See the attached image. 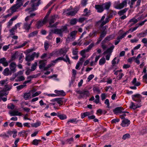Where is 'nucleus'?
Wrapping results in <instances>:
<instances>
[{"label":"nucleus","mask_w":147,"mask_h":147,"mask_svg":"<svg viewBox=\"0 0 147 147\" xmlns=\"http://www.w3.org/2000/svg\"><path fill=\"white\" fill-rule=\"evenodd\" d=\"M34 58L32 54L27 55L25 58V60L27 61H30L34 60Z\"/></svg>","instance_id":"obj_21"},{"label":"nucleus","mask_w":147,"mask_h":147,"mask_svg":"<svg viewBox=\"0 0 147 147\" xmlns=\"http://www.w3.org/2000/svg\"><path fill=\"white\" fill-rule=\"evenodd\" d=\"M84 14L83 16H88L90 15V11L88 10L87 8H85L84 11Z\"/></svg>","instance_id":"obj_24"},{"label":"nucleus","mask_w":147,"mask_h":147,"mask_svg":"<svg viewBox=\"0 0 147 147\" xmlns=\"http://www.w3.org/2000/svg\"><path fill=\"white\" fill-rule=\"evenodd\" d=\"M7 81V80H5L0 81V85L1 86H3L5 84V82Z\"/></svg>","instance_id":"obj_61"},{"label":"nucleus","mask_w":147,"mask_h":147,"mask_svg":"<svg viewBox=\"0 0 147 147\" xmlns=\"http://www.w3.org/2000/svg\"><path fill=\"white\" fill-rule=\"evenodd\" d=\"M136 105H135L133 102H131V105L129 106V108L131 109H133L134 110L137 109V107H136Z\"/></svg>","instance_id":"obj_42"},{"label":"nucleus","mask_w":147,"mask_h":147,"mask_svg":"<svg viewBox=\"0 0 147 147\" xmlns=\"http://www.w3.org/2000/svg\"><path fill=\"white\" fill-rule=\"evenodd\" d=\"M41 0H38L37 3H35V2L37 1V0H31L30 4H31V8H28L26 10L29 11V12H32L36 10L37 7L40 4V1Z\"/></svg>","instance_id":"obj_1"},{"label":"nucleus","mask_w":147,"mask_h":147,"mask_svg":"<svg viewBox=\"0 0 147 147\" xmlns=\"http://www.w3.org/2000/svg\"><path fill=\"white\" fill-rule=\"evenodd\" d=\"M58 18V16L57 15L51 16L49 19V25L54 23L56 21V19Z\"/></svg>","instance_id":"obj_10"},{"label":"nucleus","mask_w":147,"mask_h":147,"mask_svg":"<svg viewBox=\"0 0 147 147\" xmlns=\"http://www.w3.org/2000/svg\"><path fill=\"white\" fill-rule=\"evenodd\" d=\"M77 32V31L76 30L73 31L70 33V36L72 38H74L75 37V35Z\"/></svg>","instance_id":"obj_37"},{"label":"nucleus","mask_w":147,"mask_h":147,"mask_svg":"<svg viewBox=\"0 0 147 147\" xmlns=\"http://www.w3.org/2000/svg\"><path fill=\"white\" fill-rule=\"evenodd\" d=\"M107 32L106 31L104 30L102 31L100 33L99 37L96 43V44H98L101 41L102 39L107 34Z\"/></svg>","instance_id":"obj_9"},{"label":"nucleus","mask_w":147,"mask_h":147,"mask_svg":"<svg viewBox=\"0 0 147 147\" xmlns=\"http://www.w3.org/2000/svg\"><path fill=\"white\" fill-rule=\"evenodd\" d=\"M95 8L97 10V11L99 13L102 12L104 10L102 4V5H96Z\"/></svg>","instance_id":"obj_16"},{"label":"nucleus","mask_w":147,"mask_h":147,"mask_svg":"<svg viewBox=\"0 0 147 147\" xmlns=\"http://www.w3.org/2000/svg\"><path fill=\"white\" fill-rule=\"evenodd\" d=\"M114 47V46L113 45L103 52V55H105L107 54L106 56V59L108 61L109 60L110 56L111 55V53L112 52Z\"/></svg>","instance_id":"obj_2"},{"label":"nucleus","mask_w":147,"mask_h":147,"mask_svg":"<svg viewBox=\"0 0 147 147\" xmlns=\"http://www.w3.org/2000/svg\"><path fill=\"white\" fill-rule=\"evenodd\" d=\"M40 124L41 123L40 122H37L35 123H34L32 125V126L34 127H36L38 126H40Z\"/></svg>","instance_id":"obj_57"},{"label":"nucleus","mask_w":147,"mask_h":147,"mask_svg":"<svg viewBox=\"0 0 147 147\" xmlns=\"http://www.w3.org/2000/svg\"><path fill=\"white\" fill-rule=\"evenodd\" d=\"M96 99L94 100V102L96 103L97 104L99 103V96L98 95H96L95 96Z\"/></svg>","instance_id":"obj_48"},{"label":"nucleus","mask_w":147,"mask_h":147,"mask_svg":"<svg viewBox=\"0 0 147 147\" xmlns=\"http://www.w3.org/2000/svg\"><path fill=\"white\" fill-rule=\"evenodd\" d=\"M18 26V23L16 24L15 26L10 30V32L11 34L13 35L15 34V31L17 29Z\"/></svg>","instance_id":"obj_23"},{"label":"nucleus","mask_w":147,"mask_h":147,"mask_svg":"<svg viewBox=\"0 0 147 147\" xmlns=\"http://www.w3.org/2000/svg\"><path fill=\"white\" fill-rule=\"evenodd\" d=\"M49 45L48 43L45 42L44 43V47L45 50L47 51V49L49 48Z\"/></svg>","instance_id":"obj_59"},{"label":"nucleus","mask_w":147,"mask_h":147,"mask_svg":"<svg viewBox=\"0 0 147 147\" xmlns=\"http://www.w3.org/2000/svg\"><path fill=\"white\" fill-rule=\"evenodd\" d=\"M86 57V56H83L80 59V61L78 62L81 65H82L83 62L85 60V58Z\"/></svg>","instance_id":"obj_53"},{"label":"nucleus","mask_w":147,"mask_h":147,"mask_svg":"<svg viewBox=\"0 0 147 147\" xmlns=\"http://www.w3.org/2000/svg\"><path fill=\"white\" fill-rule=\"evenodd\" d=\"M77 20L76 18H74L71 20L70 21V24L72 25H74L76 24Z\"/></svg>","instance_id":"obj_43"},{"label":"nucleus","mask_w":147,"mask_h":147,"mask_svg":"<svg viewBox=\"0 0 147 147\" xmlns=\"http://www.w3.org/2000/svg\"><path fill=\"white\" fill-rule=\"evenodd\" d=\"M45 24L42 21H38L36 24V26L38 29L39 28Z\"/></svg>","instance_id":"obj_34"},{"label":"nucleus","mask_w":147,"mask_h":147,"mask_svg":"<svg viewBox=\"0 0 147 147\" xmlns=\"http://www.w3.org/2000/svg\"><path fill=\"white\" fill-rule=\"evenodd\" d=\"M111 4V3L110 2H105L104 3L102 4L104 10L106 9L107 10H108L110 8Z\"/></svg>","instance_id":"obj_14"},{"label":"nucleus","mask_w":147,"mask_h":147,"mask_svg":"<svg viewBox=\"0 0 147 147\" xmlns=\"http://www.w3.org/2000/svg\"><path fill=\"white\" fill-rule=\"evenodd\" d=\"M105 43H103L102 41V42L101 46L104 50H105L107 47V45H105Z\"/></svg>","instance_id":"obj_62"},{"label":"nucleus","mask_w":147,"mask_h":147,"mask_svg":"<svg viewBox=\"0 0 147 147\" xmlns=\"http://www.w3.org/2000/svg\"><path fill=\"white\" fill-rule=\"evenodd\" d=\"M106 61L105 58L104 57H102L100 59L99 64L100 65H102L105 63Z\"/></svg>","instance_id":"obj_32"},{"label":"nucleus","mask_w":147,"mask_h":147,"mask_svg":"<svg viewBox=\"0 0 147 147\" xmlns=\"http://www.w3.org/2000/svg\"><path fill=\"white\" fill-rule=\"evenodd\" d=\"M66 53V51L65 50L61 49L59 51V54L61 55H63L64 56Z\"/></svg>","instance_id":"obj_41"},{"label":"nucleus","mask_w":147,"mask_h":147,"mask_svg":"<svg viewBox=\"0 0 147 147\" xmlns=\"http://www.w3.org/2000/svg\"><path fill=\"white\" fill-rule=\"evenodd\" d=\"M39 63L40 64L39 65V68L40 69H41L43 68H44V67L45 65V64L44 62V61L41 60L39 61Z\"/></svg>","instance_id":"obj_27"},{"label":"nucleus","mask_w":147,"mask_h":147,"mask_svg":"<svg viewBox=\"0 0 147 147\" xmlns=\"http://www.w3.org/2000/svg\"><path fill=\"white\" fill-rule=\"evenodd\" d=\"M142 42L145 44V46L147 47V39L146 38H143L142 40Z\"/></svg>","instance_id":"obj_55"},{"label":"nucleus","mask_w":147,"mask_h":147,"mask_svg":"<svg viewBox=\"0 0 147 147\" xmlns=\"http://www.w3.org/2000/svg\"><path fill=\"white\" fill-rule=\"evenodd\" d=\"M41 92L40 91H38L37 92H36L34 94H33L32 96V97H35L36 96H37L39 94H41Z\"/></svg>","instance_id":"obj_60"},{"label":"nucleus","mask_w":147,"mask_h":147,"mask_svg":"<svg viewBox=\"0 0 147 147\" xmlns=\"http://www.w3.org/2000/svg\"><path fill=\"white\" fill-rule=\"evenodd\" d=\"M94 77V76L93 75L91 74L90 75L88 78V81H90Z\"/></svg>","instance_id":"obj_64"},{"label":"nucleus","mask_w":147,"mask_h":147,"mask_svg":"<svg viewBox=\"0 0 147 147\" xmlns=\"http://www.w3.org/2000/svg\"><path fill=\"white\" fill-rule=\"evenodd\" d=\"M60 29L62 31V34H63V32L65 33H67L69 32L67 25L61 26Z\"/></svg>","instance_id":"obj_18"},{"label":"nucleus","mask_w":147,"mask_h":147,"mask_svg":"<svg viewBox=\"0 0 147 147\" xmlns=\"http://www.w3.org/2000/svg\"><path fill=\"white\" fill-rule=\"evenodd\" d=\"M9 113L12 116H13L18 115V109H15L13 111H9Z\"/></svg>","instance_id":"obj_19"},{"label":"nucleus","mask_w":147,"mask_h":147,"mask_svg":"<svg viewBox=\"0 0 147 147\" xmlns=\"http://www.w3.org/2000/svg\"><path fill=\"white\" fill-rule=\"evenodd\" d=\"M38 31H35L30 33L28 36V38L36 36L38 33Z\"/></svg>","instance_id":"obj_29"},{"label":"nucleus","mask_w":147,"mask_h":147,"mask_svg":"<svg viewBox=\"0 0 147 147\" xmlns=\"http://www.w3.org/2000/svg\"><path fill=\"white\" fill-rule=\"evenodd\" d=\"M94 43H92L86 49H85L88 52L93 47Z\"/></svg>","instance_id":"obj_51"},{"label":"nucleus","mask_w":147,"mask_h":147,"mask_svg":"<svg viewBox=\"0 0 147 147\" xmlns=\"http://www.w3.org/2000/svg\"><path fill=\"white\" fill-rule=\"evenodd\" d=\"M37 65V62H35L32 65L31 67V71H33L34 70Z\"/></svg>","instance_id":"obj_40"},{"label":"nucleus","mask_w":147,"mask_h":147,"mask_svg":"<svg viewBox=\"0 0 147 147\" xmlns=\"http://www.w3.org/2000/svg\"><path fill=\"white\" fill-rule=\"evenodd\" d=\"M52 32H50L49 35L46 37V38L48 40H51L52 38L53 33Z\"/></svg>","instance_id":"obj_50"},{"label":"nucleus","mask_w":147,"mask_h":147,"mask_svg":"<svg viewBox=\"0 0 147 147\" xmlns=\"http://www.w3.org/2000/svg\"><path fill=\"white\" fill-rule=\"evenodd\" d=\"M113 39V38L112 37V36L109 35L105 38L104 40L102 41V43H105L106 42L109 41Z\"/></svg>","instance_id":"obj_28"},{"label":"nucleus","mask_w":147,"mask_h":147,"mask_svg":"<svg viewBox=\"0 0 147 147\" xmlns=\"http://www.w3.org/2000/svg\"><path fill=\"white\" fill-rule=\"evenodd\" d=\"M130 121L127 119H124L122 121L121 125L123 127L128 126L130 124Z\"/></svg>","instance_id":"obj_12"},{"label":"nucleus","mask_w":147,"mask_h":147,"mask_svg":"<svg viewBox=\"0 0 147 147\" xmlns=\"http://www.w3.org/2000/svg\"><path fill=\"white\" fill-rule=\"evenodd\" d=\"M142 98V96L139 94H136L132 96V100L135 101L138 103L141 102V98Z\"/></svg>","instance_id":"obj_6"},{"label":"nucleus","mask_w":147,"mask_h":147,"mask_svg":"<svg viewBox=\"0 0 147 147\" xmlns=\"http://www.w3.org/2000/svg\"><path fill=\"white\" fill-rule=\"evenodd\" d=\"M117 59L116 57H115L113 60L112 61V64L113 65V66H114L115 64H117L118 63L119 61V60L118 59L117 62L115 61L116 59Z\"/></svg>","instance_id":"obj_39"},{"label":"nucleus","mask_w":147,"mask_h":147,"mask_svg":"<svg viewBox=\"0 0 147 147\" xmlns=\"http://www.w3.org/2000/svg\"><path fill=\"white\" fill-rule=\"evenodd\" d=\"M87 52H88V51H87L86 50V49H84V50H82L81 51L80 53V54L81 55L82 57H83V56H85V55H84V54L85 53Z\"/></svg>","instance_id":"obj_63"},{"label":"nucleus","mask_w":147,"mask_h":147,"mask_svg":"<svg viewBox=\"0 0 147 147\" xmlns=\"http://www.w3.org/2000/svg\"><path fill=\"white\" fill-rule=\"evenodd\" d=\"M130 137V135L129 134H126L123 135L122 139L124 140H125L126 139Z\"/></svg>","instance_id":"obj_49"},{"label":"nucleus","mask_w":147,"mask_h":147,"mask_svg":"<svg viewBox=\"0 0 147 147\" xmlns=\"http://www.w3.org/2000/svg\"><path fill=\"white\" fill-rule=\"evenodd\" d=\"M123 109V108L121 107H117L113 110V111L114 113L117 114L118 113L121 112Z\"/></svg>","instance_id":"obj_25"},{"label":"nucleus","mask_w":147,"mask_h":147,"mask_svg":"<svg viewBox=\"0 0 147 147\" xmlns=\"http://www.w3.org/2000/svg\"><path fill=\"white\" fill-rule=\"evenodd\" d=\"M3 74L7 76L9 75V69L8 68H6L3 72Z\"/></svg>","instance_id":"obj_35"},{"label":"nucleus","mask_w":147,"mask_h":147,"mask_svg":"<svg viewBox=\"0 0 147 147\" xmlns=\"http://www.w3.org/2000/svg\"><path fill=\"white\" fill-rule=\"evenodd\" d=\"M56 101L59 104L62 105V103L63 102L62 98H56Z\"/></svg>","instance_id":"obj_52"},{"label":"nucleus","mask_w":147,"mask_h":147,"mask_svg":"<svg viewBox=\"0 0 147 147\" xmlns=\"http://www.w3.org/2000/svg\"><path fill=\"white\" fill-rule=\"evenodd\" d=\"M131 30V29H129V30L127 31L126 32H125L124 34H123L121 36H119L117 37V40H115L114 41H115V45H117L119 42L120 41V40L122 39L126 35L127 33H129V32Z\"/></svg>","instance_id":"obj_8"},{"label":"nucleus","mask_w":147,"mask_h":147,"mask_svg":"<svg viewBox=\"0 0 147 147\" xmlns=\"http://www.w3.org/2000/svg\"><path fill=\"white\" fill-rule=\"evenodd\" d=\"M126 4V2L123 1L120 3V1H118L115 2L113 6L115 8L117 9H121L124 7V5Z\"/></svg>","instance_id":"obj_4"},{"label":"nucleus","mask_w":147,"mask_h":147,"mask_svg":"<svg viewBox=\"0 0 147 147\" xmlns=\"http://www.w3.org/2000/svg\"><path fill=\"white\" fill-rule=\"evenodd\" d=\"M40 141H41L40 140L34 139L33 141L32 144L35 145H38Z\"/></svg>","instance_id":"obj_38"},{"label":"nucleus","mask_w":147,"mask_h":147,"mask_svg":"<svg viewBox=\"0 0 147 147\" xmlns=\"http://www.w3.org/2000/svg\"><path fill=\"white\" fill-rule=\"evenodd\" d=\"M54 92L57 94V96H64L65 95V92L62 90L60 91L55 90Z\"/></svg>","instance_id":"obj_20"},{"label":"nucleus","mask_w":147,"mask_h":147,"mask_svg":"<svg viewBox=\"0 0 147 147\" xmlns=\"http://www.w3.org/2000/svg\"><path fill=\"white\" fill-rule=\"evenodd\" d=\"M31 27V26L29 24H28L27 23H25L24 24V28L26 30L27 32H29V31Z\"/></svg>","instance_id":"obj_22"},{"label":"nucleus","mask_w":147,"mask_h":147,"mask_svg":"<svg viewBox=\"0 0 147 147\" xmlns=\"http://www.w3.org/2000/svg\"><path fill=\"white\" fill-rule=\"evenodd\" d=\"M16 64L14 62L11 63L9 65V68L12 72H14L16 71Z\"/></svg>","instance_id":"obj_13"},{"label":"nucleus","mask_w":147,"mask_h":147,"mask_svg":"<svg viewBox=\"0 0 147 147\" xmlns=\"http://www.w3.org/2000/svg\"><path fill=\"white\" fill-rule=\"evenodd\" d=\"M30 97V95L29 93H25L24 94V98L25 100H27Z\"/></svg>","instance_id":"obj_45"},{"label":"nucleus","mask_w":147,"mask_h":147,"mask_svg":"<svg viewBox=\"0 0 147 147\" xmlns=\"http://www.w3.org/2000/svg\"><path fill=\"white\" fill-rule=\"evenodd\" d=\"M76 92L77 94H80L78 97L79 98H80L89 96L90 94L88 90H76Z\"/></svg>","instance_id":"obj_3"},{"label":"nucleus","mask_w":147,"mask_h":147,"mask_svg":"<svg viewBox=\"0 0 147 147\" xmlns=\"http://www.w3.org/2000/svg\"><path fill=\"white\" fill-rule=\"evenodd\" d=\"M78 51L77 49H73L72 50V53L74 55H78Z\"/></svg>","instance_id":"obj_54"},{"label":"nucleus","mask_w":147,"mask_h":147,"mask_svg":"<svg viewBox=\"0 0 147 147\" xmlns=\"http://www.w3.org/2000/svg\"><path fill=\"white\" fill-rule=\"evenodd\" d=\"M105 14L101 18L99 21L98 22V23L101 22V23L100 24V26H103L105 24L109 22V17H107L105 18V20L104 21V20L105 19Z\"/></svg>","instance_id":"obj_5"},{"label":"nucleus","mask_w":147,"mask_h":147,"mask_svg":"<svg viewBox=\"0 0 147 147\" xmlns=\"http://www.w3.org/2000/svg\"><path fill=\"white\" fill-rule=\"evenodd\" d=\"M57 116L61 120H63L67 118L66 115L63 114L60 115L59 113H58L57 114Z\"/></svg>","instance_id":"obj_33"},{"label":"nucleus","mask_w":147,"mask_h":147,"mask_svg":"<svg viewBox=\"0 0 147 147\" xmlns=\"http://www.w3.org/2000/svg\"><path fill=\"white\" fill-rule=\"evenodd\" d=\"M18 8V0H17L16 3L11 7L7 11L8 13H10L11 11L13 13L15 12Z\"/></svg>","instance_id":"obj_7"},{"label":"nucleus","mask_w":147,"mask_h":147,"mask_svg":"<svg viewBox=\"0 0 147 147\" xmlns=\"http://www.w3.org/2000/svg\"><path fill=\"white\" fill-rule=\"evenodd\" d=\"M76 13V12H75L74 11H71L69 12H68L67 13V14L68 16H72L75 15Z\"/></svg>","instance_id":"obj_44"},{"label":"nucleus","mask_w":147,"mask_h":147,"mask_svg":"<svg viewBox=\"0 0 147 147\" xmlns=\"http://www.w3.org/2000/svg\"><path fill=\"white\" fill-rule=\"evenodd\" d=\"M63 61L66 62H68L69 64L70 63V61L67 55H66L65 58L63 57Z\"/></svg>","instance_id":"obj_36"},{"label":"nucleus","mask_w":147,"mask_h":147,"mask_svg":"<svg viewBox=\"0 0 147 147\" xmlns=\"http://www.w3.org/2000/svg\"><path fill=\"white\" fill-rule=\"evenodd\" d=\"M78 121V120H77L76 119H69L67 122V123L68 125L69 124V123H75L76 124L77 123Z\"/></svg>","instance_id":"obj_30"},{"label":"nucleus","mask_w":147,"mask_h":147,"mask_svg":"<svg viewBox=\"0 0 147 147\" xmlns=\"http://www.w3.org/2000/svg\"><path fill=\"white\" fill-rule=\"evenodd\" d=\"M138 22L137 19H136L135 18H133L130 19L128 22V24H129V26L131 27L134 25L136 23H137Z\"/></svg>","instance_id":"obj_15"},{"label":"nucleus","mask_w":147,"mask_h":147,"mask_svg":"<svg viewBox=\"0 0 147 147\" xmlns=\"http://www.w3.org/2000/svg\"><path fill=\"white\" fill-rule=\"evenodd\" d=\"M51 32H53L54 34L59 35L60 37H62L63 35L62 33V31L60 29H55L54 30H52Z\"/></svg>","instance_id":"obj_11"},{"label":"nucleus","mask_w":147,"mask_h":147,"mask_svg":"<svg viewBox=\"0 0 147 147\" xmlns=\"http://www.w3.org/2000/svg\"><path fill=\"white\" fill-rule=\"evenodd\" d=\"M0 63H2L3 65L6 67L8 65V64L5 58L3 57L0 59Z\"/></svg>","instance_id":"obj_17"},{"label":"nucleus","mask_w":147,"mask_h":147,"mask_svg":"<svg viewBox=\"0 0 147 147\" xmlns=\"http://www.w3.org/2000/svg\"><path fill=\"white\" fill-rule=\"evenodd\" d=\"M128 9V8H126L124 9L119 11L118 13V14L120 16H122L124 14Z\"/></svg>","instance_id":"obj_26"},{"label":"nucleus","mask_w":147,"mask_h":147,"mask_svg":"<svg viewBox=\"0 0 147 147\" xmlns=\"http://www.w3.org/2000/svg\"><path fill=\"white\" fill-rule=\"evenodd\" d=\"M105 103L107 105V107L108 108H110V103L109 100L108 99H106L105 100Z\"/></svg>","instance_id":"obj_58"},{"label":"nucleus","mask_w":147,"mask_h":147,"mask_svg":"<svg viewBox=\"0 0 147 147\" xmlns=\"http://www.w3.org/2000/svg\"><path fill=\"white\" fill-rule=\"evenodd\" d=\"M15 106L12 104H10L7 105V108L9 109L13 110Z\"/></svg>","instance_id":"obj_56"},{"label":"nucleus","mask_w":147,"mask_h":147,"mask_svg":"<svg viewBox=\"0 0 147 147\" xmlns=\"http://www.w3.org/2000/svg\"><path fill=\"white\" fill-rule=\"evenodd\" d=\"M30 80L26 81L24 82L23 85H19V90H20L26 86V84L30 82Z\"/></svg>","instance_id":"obj_31"},{"label":"nucleus","mask_w":147,"mask_h":147,"mask_svg":"<svg viewBox=\"0 0 147 147\" xmlns=\"http://www.w3.org/2000/svg\"><path fill=\"white\" fill-rule=\"evenodd\" d=\"M7 94L3 90L0 91V98H2V97L4 95H6Z\"/></svg>","instance_id":"obj_46"},{"label":"nucleus","mask_w":147,"mask_h":147,"mask_svg":"<svg viewBox=\"0 0 147 147\" xmlns=\"http://www.w3.org/2000/svg\"><path fill=\"white\" fill-rule=\"evenodd\" d=\"M59 22H56L54 24H50L49 25L48 27L50 28H53V27L55 28H56L57 27V25L58 24Z\"/></svg>","instance_id":"obj_47"}]
</instances>
